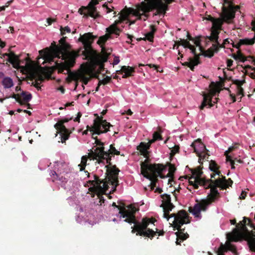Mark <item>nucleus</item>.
Here are the masks:
<instances>
[{"label":"nucleus","instance_id":"nucleus-52","mask_svg":"<svg viewBox=\"0 0 255 255\" xmlns=\"http://www.w3.org/2000/svg\"><path fill=\"white\" fill-rule=\"evenodd\" d=\"M193 41H194V43L196 45V46L199 47V50L200 51V52H202L203 48L201 45L200 37H196V38H194V40Z\"/></svg>","mask_w":255,"mask_h":255},{"label":"nucleus","instance_id":"nucleus-28","mask_svg":"<svg viewBox=\"0 0 255 255\" xmlns=\"http://www.w3.org/2000/svg\"><path fill=\"white\" fill-rule=\"evenodd\" d=\"M175 44L177 46L176 49H178L180 45H182L184 48H189L192 53H194L195 50L196 49L195 46L192 45L187 40L180 39V41H175Z\"/></svg>","mask_w":255,"mask_h":255},{"label":"nucleus","instance_id":"nucleus-43","mask_svg":"<svg viewBox=\"0 0 255 255\" xmlns=\"http://www.w3.org/2000/svg\"><path fill=\"white\" fill-rule=\"evenodd\" d=\"M228 241H227L226 243L228 251H231L235 255H237L238 254H237V251L236 246L234 245H232L230 243L231 241H230L228 239Z\"/></svg>","mask_w":255,"mask_h":255},{"label":"nucleus","instance_id":"nucleus-7","mask_svg":"<svg viewBox=\"0 0 255 255\" xmlns=\"http://www.w3.org/2000/svg\"><path fill=\"white\" fill-rule=\"evenodd\" d=\"M157 0H144L136 5L135 9H132V14L137 16L139 20L141 19V16L144 18L143 20L145 21L149 17L148 13L153 10H156L157 4Z\"/></svg>","mask_w":255,"mask_h":255},{"label":"nucleus","instance_id":"nucleus-44","mask_svg":"<svg viewBox=\"0 0 255 255\" xmlns=\"http://www.w3.org/2000/svg\"><path fill=\"white\" fill-rule=\"evenodd\" d=\"M192 174L195 176L196 178H202L201 175L203 173L202 171V168L200 166L192 170Z\"/></svg>","mask_w":255,"mask_h":255},{"label":"nucleus","instance_id":"nucleus-2","mask_svg":"<svg viewBox=\"0 0 255 255\" xmlns=\"http://www.w3.org/2000/svg\"><path fill=\"white\" fill-rule=\"evenodd\" d=\"M96 37L97 36L93 35L92 33L88 32L81 36L78 40L84 45V53H89L90 54L93 55L97 62H107L109 56L112 52V49L102 47L101 54L98 53L92 47V44Z\"/></svg>","mask_w":255,"mask_h":255},{"label":"nucleus","instance_id":"nucleus-16","mask_svg":"<svg viewBox=\"0 0 255 255\" xmlns=\"http://www.w3.org/2000/svg\"><path fill=\"white\" fill-rule=\"evenodd\" d=\"M161 139L162 136L160 133L158 131H155L153 134L152 139L149 140L148 142L147 143L141 142L137 147V149L140 151L141 155H143L146 159H148L149 153L147 149L149 148L152 143L157 140Z\"/></svg>","mask_w":255,"mask_h":255},{"label":"nucleus","instance_id":"nucleus-32","mask_svg":"<svg viewBox=\"0 0 255 255\" xmlns=\"http://www.w3.org/2000/svg\"><path fill=\"white\" fill-rule=\"evenodd\" d=\"M211 33L210 36H207L206 37V39H209L212 42L214 43L218 42V39L219 38V34L220 31L218 29H214L211 28Z\"/></svg>","mask_w":255,"mask_h":255},{"label":"nucleus","instance_id":"nucleus-13","mask_svg":"<svg viewBox=\"0 0 255 255\" xmlns=\"http://www.w3.org/2000/svg\"><path fill=\"white\" fill-rule=\"evenodd\" d=\"M72 117L70 118H65L58 121L57 123L54 125V128L57 130L61 136V141L62 143L65 142L66 140L68 139L72 131L66 128L64 125V123H67L72 120Z\"/></svg>","mask_w":255,"mask_h":255},{"label":"nucleus","instance_id":"nucleus-14","mask_svg":"<svg viewBox=\"0 0 255 255\" xmlns=\"http://www.w3.org/2000/svg\"><path fill=\"white\" fill-rule=\"evenodd\" d=\"M94 179L89 180L88 183L91 185L93 186L89 188L90 191L91 192H98V191H103L106 192L109 189L108 184L111 185V183L107 179H105V181L101 180L99 178V177L94 174L93 175Z\"/></svg>","mask_w":255,"mask_h":255},{"label":"nucleus","instance_id":"nucleus-6","mask_svg":"<svg viewBox=\"0 0 255 255\" xmlns=\"http://www.w3.org/2000/svg\"><path fill=\"white\" fill-rule=\"evenodd\" d=\"M99 163L102 162L103 160H106V163L108 164L105 167L107 168L106 174L108 177V181L113 186V189L110 191V194L113 193L116 190V187L119 185L118 175L120 170L117 168L116 165L112 166L111 161L112 156L111 155L104 156V158L99 159L98 157L96 159Z\"/></svg>","mask_w":255,"mask_h":255},{"label":"nucleus","instance_id":"nucleus-40","mask_svg":"<svg viewBox=\"0 0 255 255\" xmlns=\"http://www.w3.org/2000/svg\"><path fill=\"white\" fill-rule=\"evenodd\" d=\"M222 25V21L220 18H215L212 22V29L220 30Z\"/></svg>","mask_w":255,"mask_h":255},{"label":"nucleus","instance_id":"nucleus-37","mask_svg":"<svg viewBox=\"0 0 255 255\" xmlns=\"http://www.w3.org/2000/svg\"><path fill=\"white\" fill-rule=\"evenodd\" d=\"M2 84L4 88H10L13 85L12 79L9 77H5L2 81Z\"/></svg>","mask_w":255,"mask_h":255},{"label":"nucleus","instance_id":"nucleus-42","mask_svg":"<svg viewBox=\"0 0 255 255\" xmlns=\"http://www.w3.org/2000/svg\"><path fill=\"white\" fill-rule=\"evenodd\" d=\"M89 3L88 4V6L86 7L82 6V7L80 8L79 9V11H78L82 15L84 14V15L85 16L87 17L88 16H90L92 17L90 15V11L89 10Z\"/></svg>","mask_w":255,"mask_h":255},{"label":"nucleus","instance_id":"nucleus-12","mask_svg":"<svg viewBox=\"0 0 255 255\" xmlns=\"http://www.w3.org/2000/svg\"><path fill=\"white\" fill-rule=\"evenodd\" d=\"M104 147H97L93 151L91 150L89 156L93 159H97V157L100 160L104 158V156H108L110 155H120V152L117 150L114 144H111L110 149L108 151H105Z\"/></svg>","mask_w":255,"mask_h":255},{"label":"nucleus","instance_id":"nucleus-29","mask_svg":"<svg viewBox=\"0 0 255 255\" xmlns=\"http://www.w3.org/2000/svg\"><path fill=\"white\" fill-rule=\"evenodd\" d=\"M218 52V48L216 44H213L212 46L209 48L206 51H205L203 48L202 52H200L202 53L201 55H203L205 57H208L209 58H211L214 55V53Z\"/></svg>","mask_w":255,"mask_h":255},{"label":"nucleus","instance_id":"nucleus-36","mask_svg":"<svg viewBox=\"0 0 255 255\" xmlns=\"http://www.w3.org/2000/svg\"><path fill=\"white\" fill-rule=\"evenodd\" d=\"M106 31L109 34L114 33L117 35H119L121 30L117 26H116L115 24H112L106 29Z\"/></svg>","mask_w":255,"mask_h":255},{"label":"nucleus","instance_id":"nucleus-45","mask_svg":"<svg viewBox=\"0 0 255 255\" xmlns=\"http://www.w3.org/2000/svg\"><path fill=\"white\" fill-rule=\"evenodd\" d=\"M255 43V38L251 39L245 38L240 39V44L242 45H253Z\"/></svg>","mask_w":255,"mask_h":255},{"label":"nucleus","instance_id":"nucleus-3","mask_svg":"<svg viewBox=\"0 0 255 255\" xmlns=\"http://www.w3.org/2000/svg\"><path fill=\"white\" fill-rule=\"evenodd\" d=\"M148 159L140 163L141 174L151 182L150 189L153 190L158 182V177H160L161 173L166 169V166L160 163L148 164Z\"/></svg>","mask_w":255,"mask_h":255},{"label":"nucleus","instance_id":"nucleus-27","mask_svg":"<svg viewBox=\"0 0 255 255\" xmlns=\"http://www.w3.org/2000/svg\"><path fill=\"white\" fill-rule=\"evenodd\" d=\"M206 180L205 178H196L194 176L191 177L189 179V182L190 185H193L195 189L198 188V185H204L206 184Z\"/></svg>","mask_w":255,"mask_h":255},{"label":"nucleus","instance_id":"nucleus-11","mask_svg":"<svg viewBox=\"0 0 255 255\" xmlns=\"http://www.w3.org/2000/svg\"><path fill=\"white\" fill-rule=\"evenodd\" d=\"M205 183L206 184L204 185L205 188L211 189L210 195L211 202H214L216 197L219 195L217 187H220L222 189H226L227 188V186L225 185L222 179H217L215 180L211 179H206Z\"/></svg>","mask_w":255,"mask_h":255},{"label":"nucleus","instance_id":"nucleus-62","mask_svg":"<svg viewBox=\"0 0 255 255\" xmlns=\"http://www.w3.org/2000/svg\"><path fill=\"white\" fill-rule=\"evenodd\" d=\"M98 195V196L99 198L100 199V202L103 201V202H104V199L103 197L102 196V194H104L106 192H102V191H98V192H95Z\"/></svg>","mask_w":255,"mask_h":255},{"label":"nucleus","instance_id":"nucleus-23","mask_svg":"<svg viewBox=\"0 0 255 255\" xmlns=\"http://www.w3.org/2000/svg\"><path fill=\"white\" fill-rule=\"evenodd\" d=\"M245 240L248 242L250 250L255 252V232L248 231V233L245 236Z\"/></svg>","mask_w":255,"mask_h":255},{"label":"nucleus","instance_id":"nucleus-51","mask_svg":"<svg viewBox=\"0 0 255 255\" xmlns=\"http://www.w3.org/2000/svg\"><path fill=\"white\" fill-rule=\"evenodd\" d=\"M209 168L212 171L215 172L217 171V170L219 169V166L218 165L215 161L211 160L210 161Z\"/></svg>","mask_w":255,"mask_h":255},{"label":"nucleus","instance_id":"nucleus-59","mask_svg":"<svg viewBox=\"0 0 255 255\" xmlns=\"http://www.w3.org/2000/svg\"><path fill=\"white\" fill-rule=\"evenodd\" d=\"M245 83V80L241 81L239 80H236L234 81V84L237 86V88H242V85Z\"/></svg>","mask_w":255,"mask_h":255},{"label":"nucleus","instance_id":"nucleus-56","mask_svg":"<svg viewBox=\"0 0 255 255\" xmlns=\"http://www.w3.org/2000/svg\"><path fill=\"white\" fill-rule=\"evenodd\" d=\"M11 97L12 98L15 99L16 102L19 103L21 105H24V103L20 99V96L18 94H13Z\"/></svg>","mask_w":255,"mask_h":255},{"label":"nucleus","instance_id":"nucleus-17","mask_svg":"<svg viewBox=\"0 0 255 255\" xmlns=\"http://www.w3.org/2000/svg\"><path fill=\"white\" fill-rule=\"evenodd\" d=\"M66 70L67 71L66 74H68V77L66 79L68 83H70L73 80L77 81L80 79L82 81L84 84L87 85L90 80V77L87 76L86 74L83 72L78 73L75 72H72L70 69Z\"/></svg>","mask_w":255,"mask_h":255},{"label":"nucleus","instance_id":"nucleus-60","mask_svg":"<svg viewBox=\"0 0 255 255\" xmlns=\"http://www.w3.org/2000/svg\"><path fill=\"white\" fill-rule=\"evenodd\" d=\"M147 65L150 68H154V69L156 70L157 72H163L162 70H160V67L158 65H156L155 64H148Z\"/></svg>","mask_w":255,"mask_h":255},{"label":"nucleus","instance_id":"nucleus-8","mask_svg":"<svg viewBox=\"0 0 255 255\" xmlns=\"http://www.w3.org/2000/svg\"><path fill=\"white\" fill-rule=\"evenodd\" d=\"M94 116L96 119L94 120V124L92 127L87 126V128L90 131H95L94 134H101L103 133H106L109 131L110 127L113 126L107 122L106 120L103 119V117H99L97 114H95Z\"/></svg>","mask_w":255,"mask_h":255},{"label":"nucleus","instance_id":"nucleus-49","mask_svg":"<svg viewBox=\"0 0 255 255\" xmlns=\"http://www.w3.org/2000/svg\"><path fill=\"white\" fill-rule=\"evenodd\" d=\"M88 156L86 155L83 156L81 158V163L79 165L80 166V170L83 171L85 169V166H86Z\"/></svg>","mask_w":255,"mask_h":255},{"label":"nucleus","instance_id":"nucleus-22","mask_svg":"<svg viewBox=\"0 0 255 255\" xmlns=\"http://www.w3.org/2000/svg\"><path fill=\"white\" fill-rule=\"evenodd\" d=\"M166 167L168 166H169V172L168 174L166 175H163L161 173V175H160V178L162 179H164L167 177H169V179L168 180V184H170L171 185V182L173 181V178H174V174L176 170V167L174 166V165L171 164V163L168 162L165 165Z\"/></svg>","mask_w":255,"mask_h":255},{"label":"nucleus","instance_id":"nucleus-26","mask_svg":"<svg viewBox=\"0 0 255 255\" xmlns=\"http://www.w3.org/2000/svg\"><path fill=\"white\" fill-rule=\"evenodd\" d=\"M119 74H123V73L125 74L123 76V78H127L128 77L132 76V73H133L134 71V68L129 66H123L122 67L121 69L119 71H117Z\"/></svg>","mask_w":255,"mask_h":255},{"label":"nucleus","instance_id":"nucleus-63","mask_svg":"<svg viewBox=\"0 0 255 255\" xmlns=\"http://www.w3.org/2000/svg\"><path fill=\"white\" fill-rule=\"evenodd\" d=\"M237 95H241V97H240V101H241L242 97L244 96V89L243 88H238Z\"/></svg>","mask_w":255,"mask_h":255},{"label":"nucleus","instance_id":"nucleus-15","mask_svg":"<svg viewBox=\"0 0 255 255\" xmlns=\"http://www.w3.org/2000/svg\"><path fill=\"white\" fill-rule=\"evenodd\" d=\"M191 146L194 148V152L199 157L198 162L202 164L207 155L209 156L207 153L208 150L206 149L205 145L199 138L192 143Z\"/></svg>","mask_w":255,"mask_h":255},{"label":"nucleus","instance_id":"nucleus-20","mask_svg":"<svg viewBox=\"0 0 255 255\" xmlns=\"http://www.w3.org/2000/svg\"><path fill=\"white\" fill-rule=\"evenodd\" d=\"M216 91L213 90L208 94L204 93L203 94V100L201 106L199 107L200 110H203L207 105H209L210 107L213 106V104L211 103L212 99L216 96Z\"/></svg>","mask_w":255,"mask_h":255},{"label":"nucleus","instance_id":"nucleus-46","mask_svg":"<svg viewBox=\"0 0 255 255\" xmlns=\"http://www.w3.org/2000/svg\"><path fill=\"white\" fill-rule=\"evenodd\" d=\"M21 97L23 98V102L24 104L25 103H27L30 101L32 99V95L30 93L27 94L26 92L22 91L21 95Z\"/></svg>","mask_w":255,"mask_h":255},{"label":"nucleus","instance_id":"nucleus-24","mask_svg":"<svg viewBox=\"0 0 255 255\" xmlns=\"http://www.w3.org/2000/svg\"><path fill=\"white\" fill-rule=\"evenodd\" d=\"M82 54L85 57V59L88 60H91L95 64L99 65V69L98 70V74H100L102 71H103L104 70V63L105 62H97L95 60L94 58V56L92 54H90L89 53H84V50L82 51Z\"/></svg>","mask_w":255,"mask_h":255},{"label":"nucleus","instance_id":"nucleus-57","mask_svg":"<svg viewBox=\"0 0 255 255\" xmlns=\"http://www.w3.org/2000/svg\"><path fill=\"white\" fill-rule=\"evenodd\" d=\"M60 31H61V34L62 35H63L65 34V32H67L68 33H70L71 32V29L68 26L65 27L63 28L62 26L60 27Z\"/></svg>","mask_w":255,"mask_h":255},{"label":"nucleus","instance_id":"nucleus-1","mask_svg":"<svg viewBox=\"0 0 255 255\" xmlns=\"http://www.w3.org/2000/svg\"><path fill=\"white\" fill-rule=\"evenodd\" d=\"M67 37H62L59 41L60 50L61 51L62 59L64 60V62L58 63L55 62V68L57 69L58 73H63L65 69H70L72 68L76 63V59L80 55V52L83 50L84 46L80 47L77 51L73 50L69 51L71 46L66 42Z\"/></svg>","mask_w":255,"mask_h":255},{"label":"nucleus","instance_id":"nucleus-4","mask_svg":"<svg viewBox=\"0 0 255 255\" xmlns=\"http://www.w3.org/2000/svg\"><path fill=\"white\" fill-rule=\"evenodd\" d=\"M171 217H174L172 224L173 230L174 231L178 230L175 233L177 236L176 244L177 245H180L182 242L189 237V235L187 233H185V229L181 228L183 224L190 223V217L184 210H180L177 213L171 214Z\"/></svg>","mask_w":255,"mask_h":255},{"label":"nucleus","instance_id":"nucleus-31","mask_svg":"<svg viewBox=\"0 0 255 255\" xmlns=\"http://www.w3.org/2000/svg\"><path fill=\"white\" fill-rule=\"evenodd\" d=\"M194 55V57L193 58H191V65L188 67L190 68L191 70L192 71H194V67L195 66L198 65L200 64V54H197L196 52V49L195 50V53H193Z\"/></svg>","mask_w":255,"mask_h":255},{"label":"nucleus","instance_id":"nucleus-19","mask_svg":"<svg viewBox=\"0 0 255 255\" xmlns=\"http://www.w3.org/2000/svg\"><path fill=\"white\" fill-rule=\"evenodd\" d=\"M175 0H157V7L155 12L153 14V16L160 14L164 15L166 11L168 10V5L174 1Z\"/></svg>","mask_w":255,"mask_h":255},{"label":"nucleus","instance_id":"nucleus-39","mask_svg":"<svg viewBox=\"0 0 255 255\" xmlns=\"http://www.w3.org/2000/svg\"><path fill=\"white\" fill-rule=\"evenodd\" d=\"M51 173L53 176H55V177L54 176L53 178V180L57 179V180H59L60 181H61V182H67V181L68 180V179L67 177L63 176L61 174H57L55 171H51Z\"/></svg>","mask_w":255,"mask_h":255},{"label":"nucleus","instance_id":"nucleus-5","mask_svg":"<svg viewBox=\"0 0 255 255\" xmlns=\"http://www.w3.org/2000/svg\"><path fill=\"white\" fill-rule=\"evenodd\" d=\"M155 221L156 220L152 218H144L142 219L141 222H139L136 220L135 216L132 222L134 226L131 227L132 229L131 233L133 234L136 232L137 236L146 237L152 239L156 235L157 230L156 229V231H154L152 229L148 228L147 227L149 224H154Z\"/></svg>","mask_w":255,"mask_h":255},{"label":"nucleus","instance_id":"nucleus-35","mask_svg":"<svg viewBox=\"0 0 255 255\" xmlns=\"http://www.w3.org/2000/svg\"><path fill=\"white\" fill-rule=\"evenodd\" d=\"M231 56L235 60H239L242 62H245L246 61L248 60V58H249V56H245L240 50L237 52V54L233 53Z\"/></svg>","mask_w":255,"mask_h":255},{"label":"nucleus","instance_id":"nucleus-58","mask_svg":"<svg viewBox=\"0 0 255 255\" xmlns=\"http://www.w3.org/2000/svg\"><path fill=\"white\" fill-rule=\"evenodd\" d=\"M153 37L154 34H152V32H148L145 35V39L150 42L153 41Z\"/></svg>","mask_w":255,"mask_h":255},{"label":"nucleus","instance_id":"nucleus-48","mask_svg":"<svg viewBox=\"0 0 255 255\" xmlns=\"http://www.w3.org/2000/svg\"><path fill=\"white\" fill-rule=\"evenodd\" d=\"M227 252L228 250L226 244L225 245L222 244L217 251V255H224V253Z\"/></svg>","mask_w":255,"mask_h":255},{"label":"nucleus","instance_id":"nucleus-18","mask_svg":"<svg viewBox=\"0 0 255 255\" xmlns=\"http://www.w3.org/2000/svg\"><path fill=\"white\" fill-rule=\"evenodd\" d=\"M245 231L244 224L241 221L236 225L232 233H229L227 238L231 242H238L241 241L242 237V231Z\"/></svg>","mask_w":255,"mask_h":255},{"label":"nucleus","instance_id":"nucleus-50","mask_svg":"<svg viewBox=\"0 0 255 255\" xmlns=\"http://www.w3.org/2000/svg\"><path fill=\"white\" fill-rule=\"evenodd\" d=\"M163 217L164 218L167 219V220H169L170 218H172L171 217V214L169 215L170 211H172L173 208H169V207H163Z\"/></svg>","mask_w":255,"mask_h":255},{"label":"nucleus","instance_id":"nucleus-61","mask_svg":"<svg viewBox=\"0 0 255 255\" xmlns=\"http://www.w3.org/2000/svg\"><path fill=\"white\" fill-rule=\"evenodd\" d=\"M229 153H228V151H225V155L226 156V161L227 162H232V161H235V160L233 159H232V157H231V156L229 155Z\"/></svg>","mask_w":255,"mask_h":255},{"label":"nucleus","instance_id":"nucleus-10","mask_svg":"<svg viewBox=\"0 0 255 255\" xmlns=\"http://www.w3.org/2000/svg\"><path fill=\"white\" fill-rule=\"evenodd\" d=\"M39 53L45 61L51 63L53 61L54 57H60L61 51L59 45H56L55 42L53 41L51 43L50 48L47 47L39 51Z\"/></svg>","mask_w":255,"mask_h":255},{"label":"nucleus","instance_id":"nucleus-41","mask_svg":"<svg viewBox=\"0 0 255 255\" xmlns=\"http://www.w3.org/2000/svg\"><path fill=\"white\" fill-rule=\"evenodd\" d=\"M94 77L99 79V85H105L110 83L112 81L111 77L108 76L102 80H100L99 78V76L97 74H96Z\"/></svg>","mask_w":255,"mask_h":255},{"label":"nucleus","instance_id":"nucleus-34","mask_svg":"<svg viewBox=\"0 0 255 255\" xmlns=\"http://www.w3.org/2000/svg\"><path fill=\"white\" fill-rule=\"evenodd\" d=\"M32 79H36V81L43 82L45 80L44 77L41 74V72L37 69L34 70L30 74Z\"/></svg>","mask_w":255,"mask_h":255},{"label":"nucleus","instance_id":"nucleus-21","mask_svg":"<svg viewBox=\"0 0 255 255\" xmlns=\"http://www.w3.org/2000/svg\"><path fill=\"white\" fill-rule=\"evenodd\" d=\"M224 18L226 21L233 19L235 15V11L233 5L230 4V8H227L224 5L222 7Z\"/></svg>","mask_w":255,"mask_h":255},{"label":"nucleus","instance_id":"nucleus-25","mask_svg":"<svg viewBox=\"0 0 255 255\" xmlns=\"http://www.w3.org/2000/svg\"><path fill=\"white\" fill-rule=\"evenodd\" d=\"M8 57V61L12 64L14 67L19 65V57L16 55L13 52H10L9 53H5L3 56Z\"/></svg>","mask_w":255,"mask_h":255},{"label":"nucleus","instance_id":"nucleus-33","mask_svg":"<svg viewBox=\"0 0 255 255\" xmlns=\"http://www.w3.org/2000/svg\"><path fill=\"white\" fill-rule=\"evenodd\" d=\"M201 211V205L199 203L196 204L193 208L189 207L188 211L192 213L195 217H200V212Z\"/></svg>","mask_w":255,"mask_h":255},{"label":"nucleus","instance_id":"nucleus-64","mask_svg":"<svg viewBox=\"0 0 255 255\" xmlns=\"http://www.w3.org/2000/svg\"><path fill=\"white\" fill-rule=\"evenodd\" d=\"M47 22L49 25H51L53 22L56 21V19L52 18H48L46 19Z\"/></svg>","mask_w":255,"mask_h":255},{"label":"nucleus","instance_id":"nucleus-30","mask_svg":"<svg viewBox=\"0 0 255 255\" xmlns=\"http://www.w3.org/2000/svg\"><path fill=\"white\" fill-rule=\"evenodd\" d=\"M162 199H163V203L161 205L162 207H169L174 208V205L171 202V197L169 195L164 194L161 195Z\"/></svg>","mask_w":255,"mask_h":255},{"label":"nucleus","instance_id":"nucleus-53","mask_svg":"<svg viewBox=\"0 0 255 255\" xmlns=\"http://www.w3.org/2000/svg\"><path fill=\"white\" fill-rule=\"evenodd\" d=\"M210 204V202L206 200H202L201 202L199 203V204L201 205V210L206 211L208 206Z\"/></svg>","mask_w":255,"mask_h":255},{"label":"nucleus","instance_id":"nucleus-47","mask_svg":"<svg viewBox=\"0 0 255 255\" xmlns=\"http://www.w3.org/2000/svg\"><path fill=\"white\" fill-rule=\"evenodd\" d=\"M241 222H243V223L244 224V227L245 230H247L246 227L247 225L253 227L255 229V227H254V224L252 223V221L250 219L246 217H244L243 221Z\"/></svg>","mask_w":255,"mask_h":255},{"label":"nucleus","instance_id":"nucleus-9","mask_svg":"<svg viewBox=\"0 0 255 255\" xmlns=\"http://www.w3.org/2000/svg\"><path fill=\"white\" fill-rule=\"evenodd\" d=\"M112 206L119 210V214L121 215V217L125 218L124 220L125 222L129 224H132L136 212V209L133 205L130 204L126 207L124 204H123V206H122L121 205H117L115 202H113Z\"/></svg>","mask_w":255,"mask_h":255},{"label":"nucleus","instance_id":"nucleus-54","mask_svg":"<svg viewBox=\"0 0 255 255\" xmlns=\"http://www.w3.org/2000/svg\"><path fill=\"white\" fill-rule=\"evenodd\" d=\"M91 131L92 132V138L95 139V143L97 145H99V147H104V143L103 142L101 141L99 139H98L97 136H96V137H94V135H95V134H94L95 133V131Z\"/></svg>","mask_w":255,"mask_h":255},{"label":"nucleus","instance_id":"nucleus-38","mask_svg":"<svg viewBox=\"0 0 255 255\" xmlns=\"http://www.w3.org/2000/svg\"><path fill=\"white\" fill-rule=\"evenodd\" d=\"M111 38V36L109 33L106 34L105 35L100 36L97 41V43L100 45L101 47H104L103 45L106 42V41Z\"/></svg>","mask_w":255,"mask_h":255},{"label":"nucleus","instance_id":"nucleus-55","mask_svg":"<svg viewBox=\"0 0 255 255\" xmlns=\"http://www.w3.org/2000/svg\"><path fill=\"white\" fill-rule=\"evenodd\" d=\"M222 179L224 181L225 185L227 186V188H228L229 186H231L233 183V181L231 178H229L228 180H226L225 177H223V179Z\"/></svg>","mask_w":255,"mask_h":255}]
</instances>
